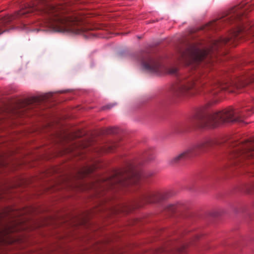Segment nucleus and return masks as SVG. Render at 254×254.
<instances>
[{"label":"nucleus","mask_w":254,"mask_h":254,"mask_svg":"<svg viewBox=\"0 0 254 254\" xmlns=\"http://www.w3.org/2000/svg\"><path fill=\"white\" fill-rule=\"evenodd\" d=\"M254 111L253 109L243 110L233 108L207 114L203 108L198 109L192 117L193 123L200 128L215 127L225 123L243 122L251 116Z\"/></svg>","instance_id":"obj_1"},{"label":"nucleus","mask_w":254,"mask_h":254,"mask_svg":"<svg viewBox=\"0 0 254 254\" xmlns=\"http://www.w3.org/2000/svg\"><path fill=\"white\" fill-rule=\"evenodd\" d=\"M248 32L244 25H239L231 33V37L220 38L212 41V45L209 49L200 50L196 46H190L180 54L179 61L187 65L197 63L204 59L212 51L215 50L221 44H226L233 37L236 38L241 33Z\"/></svg>","instance_id":"obj_2"},{"label":"nucleus","mask_w":254,"mask_h":254,"mask_svg":"<svg viewBox=\"0 0 254 254\" xmlns=\"http://www.w3.org/2000/svg\"><path fill=\"white\" fill-rule=\"evenodd\" d=\"M48 15L49 17L44 24L53 31L67 32L75 34H81L85 31L84 29L77 26V18L64 15L59 8L51 7Z\"/></svg>","instance_id":"obj_3"},{"label":"nucleus","mask_w":254,"mask_h":254,"mask_svg":"<svg viewBox=\"0 0 254 254\" xmlns=\"http://www.w3.org/2000/svg\"><path fill=\"white\" fill-rule=\"evenodd\" d=\"M215 144L214 141L211 138L205 137L198 141L184 150L182 153L174 157L171 160L172 163L187 159H190L197 156L201 153L205 152L209 148Z\"/></svg>","instance_id":"obj_4"},{"label":"nucleus","mask_w":254,"mask_h":254,"mask_svg":"<svg viewBox=\"0 0 254 254\" xmlns=\"http://www.w3.org/2000/svg\"><path fill=\"white\" fill-rule=\"evenodd\" d=\"M254 157V139L245 142H235L232 145L230 158H250Z\"/></svg>","instance_id":"obj_5"},{"label":"nucleus","mask_w":254,"mask_h":254,"mask_svg":"<svg viewBox=\"0 0 254 254\" xmlns=\"http://www.w3.org/2000/svg\"><path fill=\"white\" fill-rule=\"evenodd\" d=\"M141 177V173L133 167H131L126 175L112 179L109 183L111 185L119 183L123 186L129 185L136 183Z\"/></svg>","instance_id":"obj_6"},{"label":"nucleus","mask_w":254,"mask_h":254,"mask_svg":"<svg viewBox=\"0 0 254 254\" xmlns=\"http://www.w3.org/2000/svg\"><path fill=\"white\" fill-rule=\"evenodd\" d=\"M248 82L244 81L242 79H236L227 82H222L218 81H211L209 84L205 85L203 87L205 93L209 92L211 90L216 87H219L221 89H226L229 87H233L236 88H240L245 86L248 84Z\"/></svg>","instance_id":"obj_7"},{"label":"nucleus","mask_w":254,"mask_h":254,"mask_svg":"<svg viewBox=\"0 0 254 254\" xmlns=\"http://www.w3.org/2000/svg\"><path fill=\"white\" fill-rule=\"evenodd\" d=\"M195 84L193 78H190L182 81L177 86L176 92L179 95L190 96L193 94L191 89Z\"/></svg>","instance_id":"obj_8"},{"label":"nucleus","mask_w":254,"mask_h":254,"mask_svg":"<svg viewBox=\"0 0 254 254\" xmlns=\"http://www.w3.org/2000/svg\"><path fill=\"white\" fill-rule=\"evenodd\" d=\"M250 6L245 2H242L240 4L233 7L230 11L229 14L231 15L230 18L231 20H234L239 19L241 16L244 14L245 12L248 9Z\"/></svg>","instance_id":"obj_9"},{"label":"nucleus","mask_w":254,"mask_h":254,"mask_svg":"<svg viewBox=\"0 0 254 254\" xmlns=\"http://www.w3.org/2000/svg\"><path fill=\"white\" fill-rule=\"evenodd\" d=\"M142 65L145 69L154 73H158L161 67V65L157 60L150 57L147 58L145 61H143Z\"/></svg>","instance_id":"obj_10"},{"label":"nucleus","mask_w":254,"mask_h":254,"mask_svg":"<svg viewBox=\"0 0 254 254\" xmlns=\"http://www.w3.org/2000/svg\"><path fill=\"white\" fill-rule=\"evenodd\" d=\"M33 8H30L29 9L27 10H21L18 12V15H22L23 14H25L26 13L31 12L33 10Z\"/></svg>","instance_id":"obj_11"},{"label":"nucleus","mask_w":254,"mask_h":254,"mask_svg":"<svg viewBox=\"0 0 254 254\" xmlns=\"http://www.w3.org/2000/svg\"><path fill=\"white\" fill-rule=\"evenodd\" d=\"M177 71V68L174 67L169 68L167 70V72L171 74H175Z\"/></svg>","instance_id":"obj_12"},{"label":"nucleus","mask_w":254,"mask_h":254,"mask_svg":"<svg viewBox=\"0 0 254 254\" xmlns=\"http://www.w3.org/2000/svg\"><path fill=\"white\" fill-rule=\"evenodd\" d=\"M249 33H250V34H251L254 36V32L251 31L249 32Z\"/></svg>","instance_id":"obj_13"},{"label":"nucleus","mask_w":254,"mask_h":254,"mask_svg":"<svg viewBox=\"0 0 254 254\" xmlns=\"http://www.w3.org/2000/svg\"><path fill=\"white\" fill-rule=\"evenodd\" d=\"M251 80L254 81V75L253 77L252 78Z\"/></svg>","instance_id":"obj_14"},{"label":"nucleus","mask_w":254,"mask_h":254,"mask_svg":"<svg viewBox=\"0 0 254 254\" xmlns=\"http://www.w3.org/2000/svg\"><path fill=\"white\" fill-rule=\"evenodd\" d=\"M217 92H214L213 94H215V93H216Z\"/></svg>","instance_id":"obj_15"}]
</instances>
